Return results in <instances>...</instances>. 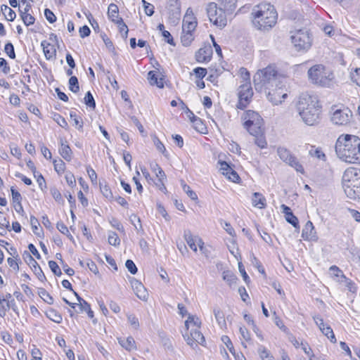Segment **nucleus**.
I'll use <instances>...</instances> for the list:
<instances>
[{
    "label": "nucleus",
    "mask_w": 360,
    "mask_h": 360,
    "mask_svg": "<svg viewBox=\"0 0 360 360\" xmlns=\"http://www.w3.org/2000/svg\"><path fill=\"white\" fill-rule=\"evenodd\" d=\"M335 152L343 161L360 164V139L354 135H341L335 143Z\"/></svg>",
    "instance_id": "obj_1"
},
{
    "label": "nucleus",
    "mask_w": 360,
    "mask_h": 360,
    "mask_svg": "<svg viewBox=\"0 0 360 360\" xmlns=\"http://www.w3.org/2000/svg\"><path fill=\"white\" fill-rule=\"evenodd\" d=\"M297 110L306 124L313 126L319 123L321 105L316 96L302 94L297 103Z\"/></svg>",
    "instance_id": "obj_2"
},
{
    "label": "nucleus",
    "mask_w": 360,
    "mask_h": 360,
    "mask_svg": "<svg viewBox=\"0 0 360 360\" xmlns=\"http://www.w3.org/2000/svg\"><path fill=\"white\" fill-rule=\"evenodd\" d=\"M252 15V23L259 30L268 31L277 22L278 13L274 6L270 4L262 3L255 6Z\"/></svg>",
    "instance_id": "obj_3"
},
{
    "label": "nucleus",
    "mask_w": 360,
    "mask_h": 360,
    "mask_svg": "<svg viewBox=\"0 0 360 360\" xmlns=\"http://www.w3.org/2000/svg\"><path fill=\"white\" fill-rule=\"evenodd\" d=\"M309 81L315 85L322 87H330L334 83L333 72L322 64H316L311 67L307 72Z\"/></svg>",
    "instance_id": "obj_4"
},
{
    "label": "nucleus",
    "mask_w": 360,
    "mask_h": 360,
    "mask_svg": "<svg viewBox=\"0 0 360 360\" xmlns=\"http://www.w3.org/2000/svg\"><path fill=\"white\" fill-rule=\"evenodd\" d=\"M253 81L255 89L258 91H266L274 85L277 86V71L273 66L258 70L254 75Z\"/></svg>",
    "instance_id": "obj_5"
},
{
    "label": "nucleus",
    "mask_w": 360,
    "mask_h": 360,
    "mask_svg": "<svg viewBox=\"0 0 360 360\" xmlns=\"http://www.w3.org/2000/svg\"><path fill=\"white\" fill-rule=\"evenodd\" d=\"M244 121L243 125L251 135L261 134L263 127V119L257 112L252 110L245 112L242 116Z\"/></svg>",
    "instance_id": "obj_6"
},
{
    "label": "nucleus",
    "mask_w": 360,
    "mask_h": 360,
    "mask_svg": "<svg viewBox=\"0 0 360 360\" xmlns=\"http://www.w3.org/2000/svg\"><path fill=\"white\" fill-rule=\"evenodd\" d=\"M291 42L296 51H307L311 46V38L309 32L300 29L290 32Z\"/></svg>",
    "instance_id": "obj_7"
},
{
    "label": "nucleus",
    "mask_w": 360,
    "mask_h": 360,
    "mask_svg": "<svg viewBox=\"0 0 360 360\" xmlns=\"http://www.w3.org/2000/svg\"><path fill=\"white\" fill-rule=\"evenodd\" d=\"M207 14L211 22L221 28L224 27L227 23V19L224 11L218 8L217 4L210 3L206 8Z\"/></svg>",
    "instance_id": "obj_8"
},
{
    "label": "nucleus",
    "mask_w": 360,
    "mask_h": 360,
    "mask_svg": "<svg viewBox=\"0 0 360 360\" xmlns=\"http://www.w3.org/2000/svg\"><path fill=\"white\" fill-rule=\"evenodd\" d=\"M253 95L250 82H245L240 85L238 89V103L237 107L243 109L248 106Z\"/></svg>",
    "instance_id": "obj_9"
},
{
    "label": "nucleus",
    "mask_w": 360,
    "mask_h": 360,
    "mask_svg": "<svg viewBox=\"0 0 360 360\" xmlns=\"http://www.w3.org/2000/svg\"><path fill=\"white\" fill-rule=\"evenodd\" d=\"M277 153L279 158L285 163L295 168V169L304 174V168L302 165L297 161V158L293 156L290 152L285 148L279 147L277 150Z\"/></svg>",
    "instance_id": "obj_10"
},
{
    "label": "nucleus",
    "mask_w": 360,
    "mask_h": 360,
    "mask_svg": "<svg viewBox=\"0 0 360 360\" xmlns=\"http://www.w3.org/2000/svg\"><path fill=\"white\" fill-rule=\"evenodd\" d=\"M200 328H191L183 333V337L187 344L191 347L194 348L200 344L203 345L205 340L202 333L199 330Z\"/></svg>",
    "instance_id": "obj_11"
},
{
    "label": "nucleus",
    "mask_w": 360,
    "mask_h": 360,
    "mask_svg": "<svg viewBox=\"0 0 360 360\" xmlns=\"http://www.w3.org/2000/svg\"><path fill=\"white\" fill-rule=\"evenodd\" d=\"M342 185L344 191H346L347 186L352 185L360 186V169L349 168L347 169L342 176Z\"/></svg>",
    "instance_id": "obj_12"
},
{
    "label": "nucleus",
    "mask_w": 360,
    "mask_h": 360,
    "mask_svg": "<svg viewBox=\"0 0 360 360\" xmlns=\"http://www.w3.org/2000/svg\"><path fill=\"white\" fill-rule=\"evenodd\" d=\"M352 112L349 108L338 109L334 111L331 121L338 125H344L349 122Z\"/></svg>",
    "instance_id": "obj_13"
},
{
    "label": "nucleus",
    "mask_w": 360,
    "mask_h": 360,
    "mask_svg": "<svg viewBox=\"0 0 360 360\" xmlns=\"http://www.w3.org/2000/svg\"><path fill=\"white\" fill-rule=\"evenodd\" d=\"M275 89H269L266 91L269 100L274 105H278L282 103V99L287 97V93L281 86H275Z\"/></svg>",
    "instance_id": "obj_14"
},
{
    "label": "nucleus",
    "mask_w": 360,
    "mask_h": 360,
    "mask_svg": "<svg viewBox=\"0 0 360 360\" xmlns=\"http://www.w3.org/2000/svg\"><path fill=\"white\" fill-rule=\"evenodd\" d=\"M127 278L136 295L141 300H147L148 293L143 285L133 277L127 276Z\"/></svg>",
    "instance_id": "obj_15"
},
{
    "label": "nucleus",
    "mask_w": 360,
    "mask_h": 360,
    "mask_svg": "<svg viewBox=\"0 0 360 360\" xmlns=\"http://www.w3.org/2000/svg\"><path fill=\"white\" fill-rule=\"evenodd\" d=\"M343 271H333L330 277L336 282L342 283L351 292H354L356 288L352 281L347 278L343 274Z\"/></svg>",
    "instance_id": "obj_16"
},
{
    "label": "nucleus",
    "mask_w": 360,
    "mask_h": 360,
    "mask_svg": "<svg viewBox=\"0 0 360 360\" xmlns=\"http://www.w3.org/2000/svg\"><path fill=\"white\" fill-rule=\"evenodd\" d=\"M184 238L190 248L195 252H198V241L197 239H202L198 236H193L190 230H185L184 233Z\"/></svg>",
    "instance_id": "obj_17"
},
{
    "label": "nucleus",
    "mask_w": 360,
    "mask_h": 360,
    "mask_svg": "<svg viewBox=\"0 0 360 360\" xmlns=\"http://www.w3.org/2000/svg\"><path fill=\"white\" fill-rule=\"evenodd\" d=\"M212 55L211 46H205L200 49L195 53V58L198 62L204 63L210 61Z\"/></svg>",
    "instance_id": "obj_18"
},
{
    "label": "nucleus",
    "mask_w": 360,
    "mask_h": 360,
    "mask_svg": "<svg viewBox=\"0 0 360 360\" xmlns=\"http://www.w3.org/2000/svg\"><path fill=\"white\" fill-rule=\"evenodd\" d=\"M220 170L222 171V174L226 176L229 178V179H230L233 182H237L238 180L240 179L237 172L234 171L226 162H220Z\"/></svg>",
    "instance_id": "obj_19"
},
{
    "label": "nucleus",
    "mask_w": 360,
    "mask_h": 360,
    "mask_svg": "<svg viewBox=\"0 0 360 360\" xmlns=\"http://www.w3.org/2000/svg\"><path fill=\"white\" fill-rule=\"evenodd\" d=\"M59 153L66 161H71L72 158V151L67 143V141L63 138H60V139Z\"/></svg>",
    "instance_id": "obj_20"
},
{
    "label": "nucleus",
    "mask_w": 360,
    "mask_h": 360,
    "mask_svg": "<svg viewBox=\"0 0 360 360\" xmlns=\"http://www.w3.org/2000/svg\"><path fill=\"white\" fill-rule=\"evenodd\" d=\"M302 238L308 240H316L317 236L311 221H308L302 230Z\"/></svg>",
    "instance_id": "obj_21"
},
{
    "label": "nucleus",
    "mask_w": 360,
    "mask_h": 360,
    "mask_svg": "<svg viewBox=\"0 0 360 360\" xmlns=\"http://www.w3.org/2000/svg\"><path fill=\"white\" fill-rule=\"evenodd\" d=\"M213 314L220 328L226 329V321L224 317V314L221 309L219 307H214L213 309Z\"/></svg>",
    "instance_id": "obj_22"
},
{
    "label": "nucleus",
    "mask_w": 360,
    "mask_h": 360,
    "mask_svg": "<svg viewBox=\"0 0 360 360\" xmlns=\"http://www.w3.org/2000/svg\"><path fill=\"white\" fill-rule=\"evenodd\" d=\"M252 203L254 207L264 209L266 207V198L260 193H254Z\"/></svg>",
    "instance_id": "obj_23"
},
{
    "label": "nucleus",
    "mask_w": 360,
    "mask_h": 360,
    "mask_svg": "<svg viewBox=\"0 0 360 360\" xmlns=\"http://www.w3.org/2000/svg\"><path fill=\"white\" fill-rule=\"evenodd\" d=\"M346 195L352 199L355 200L356 198H360V185H352V186H347L346 191H345Z\"/></svg>",
    "instance_id": "obj_24"
},
{
    "label": "nucleus",
    "mask_w": 360,
    "mask_h": 360,
    "mask_svg": "<svg viewBox=\"0 0 360 360\" xmlns=\"http://www.w3.org/2000/svg\"><path fill=\"white\" fill-rule=\"evenodd\" d=\"M200 326L201 321L195 316L189 315L187 320L185 321L186 330H189L191 328H200Z\"/></svg>",
    "instance_id": "obj_25"
},
{
    "label": "nucleus",
    "mask_w": 360,
    "mask_h": 360,
    "mask_svg": "<svg viewBox=\"0 0 360 360\" xmlns=\"http://www.w3.org/2000/svg\"><path fill=\"white\" fill-rule=\"evenodd\" d=\"M108 18L115 23L120 20L119 9L116 4H110L108 9Z\"/></svg>",
    "instance_id": "obj_26"
},
{
    "label": "nucleus",
    "mask_w": 360,
    "mask_h": 360,
    "mask_svg": "<svg viewBox=\"0 0 360 360\" xmlns=\"http://www.w3.org/2000/svg\"><path fill=\"white\" fill-rule=\"evenodd\" d=\"M119 343L120 345L128 351L136 349V342L134 339L129 336L126 339H119Z\"/></svg>",
    "instance_id": "obj_27"
},
{
    "label": "nucleus",
    "mask_w": 360,
    "mask_h": 360,
    "mask_svg": "<svg viewBox=\"0 0 360 360\" xmlns=\"http://www.w3.org/2000/svg\"><path fill=\"white\" fill-rule=\"evenodd\" d=\"M46 316L52 321L60 323H61L63 318L60 313L53 308H49L46 311Z\"/></svg>",
    "instance_id": "obj_28"
},
{
    "label": "nucleus",
    "mask_w": 360,
    "mask_h": 360,
    "mask_svg": "<svg viewBox=\"0 0 360 360\" xmlns=\"http://www.w3.org/2000/svg\"><path fill=\"white\" fill-rule=\"evenodd\" d=\"M43 48L44 55L47 59H51L55 55L56 50L46 41H43L41 44Z\"/></svg>",
    "instance_id": "obj_29"
},
{
    "label": "nucleus",
    "mask_w": 360,
    "mask_h": 360,
    "mask_svg": "<svg viewBox=\"0 0 360 360\" xmlns=\"http://www.w3.org/2000/svg\"><path fill=\"white\" fill-rule=\"evenodd\" d=\"M148 79L150 84H152V85L155 84V85H157V86H158L160 88H162L164 86L163 79L160 78L158 79V77L154 71H150L148 73Z\"/></svg>",
    "instance_id": "obj_30"
},
{
    "label": "nucleus",
    "mask_w": 360,
    "mask_h": 360,
    "mask_svg": "<svg viewBox=\"0 0 360 360\" xmlns=\"http://www.w3.org/2000/svg\"><path fill=\"white\" fill-rule=\"evenodd\" d=\"M222 277L230 287L236 283L237 278L233 271H223Z\"/></svg>",
    "instance_id": "obj_31"
},
{
    "label": "nucleus",
    "mask_w": 360,
    "mask_h": 360,
    "mask_svg": "<svg viewBox=\"0 0 360 360\" xmlns=\"http://www.w3.org/2000/svg\"><path fill=\"white\" fill-rule=\"evenodd\" d=\"M22 258L25 260V262L30 266V268H34L39 267L41 270V268L38 265L37 262L33 259V257L31 256L30 253L27 251H25L22 255Z\"/></svg>",
    "instance_id": "obj_32"
},
{
    "label": "nucleus",
    "mask_w": 360,
    "mask_h": 360,
    "mask_svg": "<svg viewBox=\"0 0 360 360\" xmlns=\"http://www.w3.org/2000/svg\"><path fill=\"white\" fill-rule=\"evenodd\" d=\"M193 40V35L192 32H184L181 36V41L185 46H189Z\"/></svg>",
    "instance_id": "obj_33"
},
{
    "label": "nucleus",
    "mask_w": 360,
    "mask_h": 360,
    "mask_svg": "<svg viewBox=\"0 0 360 360\" xmlns=\"http://www.w3.org/2000/svg\"><path fill=\"white\" fill-rule=\"evenodd\" d=\"M188 112L193 116V120H192V122L195 125V129L200 133H204V130H205L206 128L202 122L201 120L198 117H196L191 110H188Z\"/></svg>",
    "instance_id": "obj_34"
},
{
    "label": "nucleus",
    "mask_w": 360,
    "mask_h": 360,
    "mask_svg": "<svg viewBox=\"0 0 360 360\" xmlns=\"http://www.w3.org/2000/svg\"><path fill=\"white\" fill-rule=\"evenodd\" d=\"M181 185L184 191L188 195V196L193 200H198L197 194L191 190V187L188 186L184 180L181 181Z\"/></svg>",
    "instance_id": "obj_35"
},
{
    "label": "nucleus",
    "mask_w": 360,
    "mask_h": 360,
    "mask_svg": "<svg viewBox=\"0 0 360 360\" xmlns=\"http://www.w3.org/2000/svg\"><path fill=\"white\" fill-rule=\"evenodd\" d=\"M255 139V144L259 147L260 148H264L267 146V142L266 141L265 136L263 135V131L259 134L253 135Z\"/></svg>",
    "instance_id": "obj_36"
},
{
    "label": "nucleus",
    "mask_w": 360,
    "mask_h": 360,
    "mask_svg": "<svg viewBox=\"0 0 360 360\" xmlns=\"http://www.w3.org/2000/svg\"><path fill=\"white\" fill-rule=\"evenodd\" d=\"M321 333L325 336H326L330 340L331 342H333V343L336 342L335 336L333 329L330 328V326L327 325L326 326V328H323Z\"/></svg>",
    "instance_id": "obj_37"
},
{
    "label": "nucleus",
    "mask_w": 360,
    "mask_h": 360,
    "mask_svg": "<svg viewBox=\"0 0 360 360\" xmlns=\"http://www.w3.org/2000/svg\"><path fill=\"white\" fill-rule=\"evenodd\" d=\"M69 88L70 90L74 93H77L79 90V82L77 77L71 76L69 79Z\"/></svg>",
    "instance_id": "obj_38"
},
{
    "label": "nucleus",
    "mask_w": 360,
    "mask_h": 360,
    "mask_svg": "<svg viewBox=\"0 0 360 360\" xmlns=\"http://www.w3.org/2000/svg\"><path fill=\"white\" fill-rule=\"evenodd\" d=\"M1 9L2 11H8V13L7 15L5 14V18L8 21H13L16 17V14L13 10L9 8L7 5L3 4L1 6Z\"/></svg>",
    "instance_id": "obj_39"
},
{
    "label": "nucleus",
    "mask_w": 360,
    "mask_h": 360,
    "mask_svg": "<svg viewBox=\"0 0 360 360\" xmlns=\"http://www.w3.org/2000/svg\"><path fill=\"white\" fill-rule=\"evenodd\" d=\"M108 241L110 245L116 246L120 245V239L115 232L110 231L108 233Z\"/></svg>",
    "instance_id": "obj_40"
},
{
    "label": "nucleus",
    "mask_w": 360,
    "mask_h": 360,
    "mask_svg": "<svg viewBox=\"0 0 360 360\" xmlns=\"http://www.w3.org/2000/svg\"><path fill=\"white\" fill-rule=\"evenodd\" d=\"M115 24L117 25L119 30L122 34V37L126 39L128 35L129 30L127 25L124 22L122 18H120V20H118V22H117Z\"/></svg>",
    "instance_id": "obj_41"
},
{
    "label": "nucleus",
    "mask_w": 360,
    "mask_h": 360,
    "mask_svg": "<svg viewBox=\"0 0 360 360\" xmlns=\"http://www.w3.org/2000/svg\"><path fill=\"white\" fill-rule=\"evenodd\" d=\"M39 297L49 304H53V298L44 290L40 289L39 291Z\"/></svg>",
    "instance_id": "obj_42"
},
{
    "label": "nucleus",
    "mask_w": 360,
    "mask_h": 360,
    "mask_svg": "<svg viewBox=\"0 0 360 360\" xmlns=\"http://www.w3.org/2000/svg\"><path fill=\"white\" fill-rule=\"evenodd\" d=\"M197 26V21L193 22H183L182 31L184 32H193Z\"/></svg>",
    "instance_id": "obj_43"
},
{
    "label": "nucleus",
    "mask_w": 360,
    "mask_h": 360,
    "mask_svg": "<svg viewBox=\"0 0 360 360\" xmlns=\"http://www.w3.org/2000/svg\"><path fill=\"white\" fill-rule=\"evenodd\" d=\"M54 169L58 174H61L65 172V164L62 160H53V162Z\"/></svg>",
    "instance_id": "obj_44"
},
{
    "label": "nucleus",
    "mask_w": 360,
    "mask_h": 360,
    "mask_svg": "<svg viewBox=\"0 0 360 360\" xmlns=\"http://www.w3.org/2000/svg\"><path fill=\"white\" fill-rule=\"evenodd\" d=\"M50 191L52 197L55 199V200L57 202L61 205L64 204V200L63 199V197L60 191L57 188H51Z\"/></svg>",
    "instance_id": "obj_45"
},
{
    "label": "nucleus",
    "mask_w": 360,
    "mask_h": 360,
    "mask_svg": "<svg viewBox=\"0 0 360 360\" xmlns=\"http://www.w3.org/2000/svg\"><path fill=\"white\" fill-rule=\"evenodd\" d=\"M84 103L89 108L94 109L96 107V103L94 98L90 91H88L84 97Z\"/></svg>",
    "instance_id": "obj_46"
},
{
    "label": "nucleus",
    "mask_w": 360,
    "mask_h": 360,
    "mask_svg": "<svg viewBox=\"0 0 360 360\" xmlns=\"http://www.w3.org/2000/svg\"><path fill=\"white\" fill-rule=\"evenodd\" d=\"M20 16L25 25L29 26L34 23L35 18L30 13L20 14Z\"/></svg>",
    "instance_id": "obj_47"
},
{
    "label": "nucleus",
    "mask_w": 360,
    "mask_h": 360,
    "mask_svg": "<svg viewBox=\"0 0 360 360\" xmlns=\"http://www.w3.org/2000/svg\"><path fill=\"white\" fill-rule=\"evenodd\" d=\"M152 139H153V143L155 146L156 148L160 152L165 154L166 153V149H165L164 144L161 142V141L156 136H153L152 137Z\"/></svg>",
    "instance_id": "obj_48"
},
{
    "label": "nucleus",
    "mask_w": 360,
    "mask_h": 360,
    "mask_svg": "<svg viewBox=\"0 0 360 360\" xmlns=\"http://www.w3.org/2000/svg\"><path fill=\"white\" fill-rule=\"evenodd\" d=\"M286 221L292 224L295 228H299V221L297 217H295L293 213H287V216H285Z\"/></svg>",
    "instance_id": "obj_49"
},
{
    "label": "nucleus",
    "mask_w": 360,
    "mask_h": 360,
    "mask_svg": "<svg viewBox=\"0 0 360 360\" xmlns=\"http://www.w3.org/2000/svg\"><path fill=\"white\" fill-rule=\"evenodd\" d=\"M5 309L6 313L7 312V311L11 309L15 314H17L18 316L19 315V311L15 304L14 299L8 300L7 302H6Z\"/></svg>",
    "instance_id": "obj_50"
},
{
    "label": "nucleus",
    "mask_w": 360,
    "mask_h": 360,
    "mask_svg": "<svg viewBox=\"0 0 360 360\" xmlns=\"http://www.w3.org/2000/svg\"><path fill=\"white\" fill-rule=\"evenodd\" d=\"M4 51L11 58L14 59L15 58L14 47L12 43L8 42L5 45Z\"/></svg>",
    "instance_id": "obj_51"
},
{
    "label": "nucleus",
    "mask_w": 360,
    "mask_h": 360,
    "mask_svg": "<svg viewBox=\"0 0 360 360\" xmlns=\"http://www.w3.org/2000/svg\"><path fill=\"white\" fill-rule=\"evenodd\" d=\"M75 295L77 296V300L79 301V304L77 305L79 306L81 311H85L87 309H89L90 305L82 298H81L76 292H75Z\"/></svg>",
    "instance_id": "obj_52"
},
{
    "label": "nucleus",
    "mask_w": 360,
    "mask_h": 360,
    "mask_svg": "<svg viewBox=\"0 0 360 360\" xmlns=\"http://www.w3.org/2000/svg\"><path fill=\"white\" fill-rule=\"evenodd\" d=\"M350 77L353 82L360 86V68H356L354 72H352Z\"/></svg>",
    "instance_id": "obj_53"
},
{
    "label": "nucleus",
    "mask_w": 360,
    "mask_h": 360,
    "mask_svg": "<svg viewBox=\"0 0 360 360\" xmlns=\"http://www.w3.org/2000/svg\"><path fill=\"white\" fill-rule=\"evenodd\" d=\"M197 241H198L199 250L201 254L205 257H208L210 255V251L208 250L207 248L205 246V243L202 240L197 239Z\"/></svg>",
    "instance_id": "obj_54"
},
{
    "label": "nucleus",
    "mask_w": 360,
    "mask_h": 360,
    "mask_svg": "<svg viewBox=\"0 0 360 360\" xmlns=\"http://www.w3.org/2000/svg\"><path fill=\"white\" fill-rule=\"evenodd\" d=\"M313 319L321 331H322L323 328H326V326L328 325L324 323L323 319L319 315L313 316Z\"/></svg>",
    "instance_id": "obj_55"
},
{
    "label": "nucleus",
    "mask_w": 360,
    "mask_h": 360,
    "mask_svg": "<svg viewBox=\"0 0 360 360\" xmlns=\"http://www.w3.org/2000/svg\"><path fill=\"white\" fill-rule=\"evenodd\" d=\"M142 4L144 7L146 14L148 16H151L154 13L153 6L146 2L145 0H142Z\"/></svg>",
    "instance_id": "obj_56"
},
{
    "label": "nucleus",
    "mask_w": 360,
    "mask_h": 360,
    "mask_svg": "<svg viewBox=\"0 0 360 360\" xmlns=\"http://www.w3.org/2000/svg\"><path fill=\"white\" fill-rule=\"evenodd\" d=\"M274 323L282 331H283L286 334H290L288 328L284 325L283 321L280 318L276 316L274 319Z\"/></svg>",
    "instance_id": "obj_57"
},
{
    "label": "nucleus",
    "mask_w": 360,
    "mask_h": 360,
    "mask_svg": "<svg viewBox=\"0 0 360 360\" xmlns=\"http://www.w3.org/2000/svg\"><path fill=\"white\" fill-rule=\"evenodd\" d=\"M155 167L158 168V172H156V176L158 178L159 181L162 184L163 188L165 189L164 186L163 180L166 179V175L165 172L161 169V167L158 165H155Z\"/></svg>",
    "instance_id": "obj_58"
},
{
    "label": "nucleus",
    "mask_w": 360,
    "mask_h": 360,
    "mask_svg": "<svg viewBox=\"0 0 360 360\" xmlns=\"http://www.w3.org/2000/svg\"><path fill=\"white\" fill-rule=\"evenodd\" d=\"M44 15L46 18V20L50 22V23H53L56 21V15H54V13L49 8H46L44 10Z\"/></svg>",
    "instance_id": "obj_59"
},
{
    "label": "nucleus",
    "mask_w": 360,
    "mask_h": 360,
    "mask_svg": "<svg viewBox=\"0 0 360 360\" xmlns=\"http://www.w3.org/2000/svg\"><path fill=\"white\" fill-rule=\"evenodd\" d=\"M127 319L129 323L131 324V326H133L134 329H138V328L139 327V322L138 319L134 315H128Z\"/></svg>",
    "instance_id": "obj_60"
},
{
    "label": "nucleus",
    "mask_w": 360,
    "mask_h": 360,
    "mask_svg": "<svg viewBox=\"0 0 360 360\" xmlns=\"http://www.w3.org/2000/svg\"><path fill=\"white\" fill-rule=\"evenodd\" d=\"M196 21L195 17L191 8H188L186 15L184 17L183 22H193Z\"/></svg>",
    "instance_id": "obj_61"
},
{
    "label": "nucleus",
    "mask_w": 360,
    "mask_h": 360,
    "mask_svg": "<svg viewBox=\"0 0 360 360\" xmlns=\"http://www.w3.org/2000/svg\"><path fill=\"white\" fill-rule=\"evenodd\" d=\"M11 191L13 202L17 203L21 202L22 197L20 193L18 191L14 189L13 187H11Z\"/></svg>",
    "instance_id": "obj_62"
},
{
    "label": "nucleus",
    "mask_w": 360,
    "mask_h": 360,
    "mask_svg": "<svg viewBox=\"0 0 360 360\" xmlns=\"http://www.w3.org/2000/svg\"><path fill=\"white\" fill-rule=\"evenodd\" d=\"M258 353L262 360L266 359V357L271 355L269 351L262 345L258 348Z\"/></svg>",
    "instance_id": "obj_63"
},
{
    "label": "nucleus",
    "mask_w": 360,
    "mask_h": 360,
    "mask_svg": "<svg viewBox=\"0 0 360 360\" xmlns=\"http://www.w3.org/2000/svg\"><path fill=\"white\" fill-rule=\"evenodd\" d=\"M65 178L67 184L69 186H75L76 180H75L74 175L72 173H70V172L66 173Z\"/></svg>",
    "instance_id": "obj_64"
}]
</instances>
